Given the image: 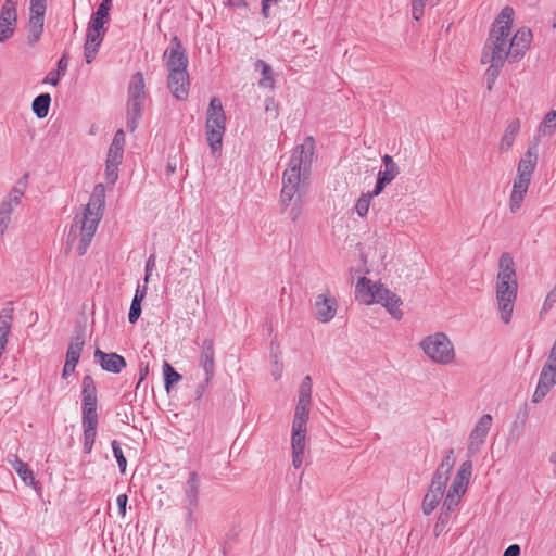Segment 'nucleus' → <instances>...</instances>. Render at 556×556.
<instances>
[{"instance_id": "obj_1", "label": "nucleus", "mask_w": 556, "mask_h": 556, "mask_svg": "<svg viewBox=\"0 0 556 556\" xmlns=\"http://www.w3.org/2000/svg\"><path fill=\"white\" fill-rule=\"evenodd\" d=\"M513 17L514 10L510 7H505L492 24L489 38L484 45L481 62L489 64L486 70L489 89L497 79L506 60H519L532 41V33L526 27L519 28L511 36Z\"/></svg>"}, {"instance_id": "obj_2", "label": "nucleus", "mask_w": 556, "mask_h": 556, "mask_svg": "<svg viewBox=\"0 0 556 556\" xmlns=\"http://www.w3.org/2000/svg\"><path fill=\"white\" fill-rule=\"evenodd\" d=\"M315 157V140L308 136L294 148L282 173L279 204L281 213L293 223L303 214L304 197Z\"/></svg>"}, {"instance_id": "obj_3", "label": "nucleus", "mask_w": 556, "mask_h": 556, "mask_svg": "<svg viewBox=\"0 0 556 556\" xmlns=\"http://www.w3.org/2000/svg\"><path fill=\"white\" fill-rule=\"evenodd\" d=\"M518 278L516 263L509 252H503L497 262L494 283L495 304L501 321L510 324L518 295Z\"/></svg>"}, {"instance_id": "obj_4", "label": "nucleus", "mask_w": 556, "mask_h": 556, "mask_svg": "<svg viewBox=\"0 0 556 556\" xmlns=\"http://www.w3.org/2000/svg\"><path fill=\"white\" fill-rule=\"evenodd\" d=\"M105 202V188L103 184L94 186L89 202L81 215H77L71 227L68 239L74 241L79 238L78 254L84 255L96 233L99 222L102 218Z\"/></svg>"}, {"instance_id": "obj_5", "label": "nucleus", "mask_w": 556, "mask_h": 556, "mask_svg": "<svg viewBox=\"0 0 556 556\" xmlns=\"http://www.w3.org/2000/svg\"><path fill=\"white\" fill-rule=\"evenodd\" d=\"M355 298L359 303L365 305H382L395 319H401L403 316L401 298L382 283L372 281L366 277L358 279L355 287Z\"/></svg>"}, {"instance_id": "obj_6", "label": "nucleus", "mask_w": 556, "mask_h": 556, "mask_svg": "<svg viewBox=\"0 0 556 556\" xmlns=\"http://www.w3.org/2000/svg\"><path fill=\"white\" fill-rule=\"evenodd\" d=\"M539 159L538 142L529 143L527 151L517 165V174L513 181L509 197V211L515 214L519 212L531 184L532 175L536 168Z\"/></svg>"}, {"instance_id": "obj_7", "label": "nucleus", "mask_w": 556, "mask_h": 556, "mask_svg": "<svg viewBox=\"0 0 556 556\" xmlns=\"http://www.w3.org/2000/svg\"><path fill=\"white\" fill-rule=\"evenodd\" d=\"M312 405V379L305 376L299 387L298 403L292 420L291 447L292 451H305L307 422Z\"/></svg>"}, {"instance_id": "obj_8", "label": "nucleus", "mask_w": 556, "mask_h": 556, "mask_svg": "<svg viewBox=\"0 0 556 556\" xmlns=\"http://www.w3.org/2000/svg\"><path fill=\"white\" fill-rule=\"evenodd\" d=\"M112 0H102L97 11L92 14L88 24L86 41L84 45V56L86 63L90 64L100 49L105 35V23L109 21Z\"/></svg>"}, {"instance_id": "obj_9", "label": "nucleus", "mask_w": 556, "mask_h": 556, "mask_svg": "<svg viewBox=\"0 0 556 556\" xmlns=\"http://www.w3.org/2000/svg\"><path fill=\"white\" fill-rule=\"evenodd\" d=\"M418 345L433 364L450 366L456 361L454 343L445 332L439 331L428 334L420 340Z\"/></svg>"}, {"instance_id": "obj_10", "label": "nucleus", "mask_w": 556, "mask_h": 556, "mask_svg": "<svg viewBox=\"0 0 556 556\" xmlns=\"http://www.w3.org/2000/svg\"><path fill=\"white\" fill-rule=\"evenodd\" d=\"M226 114L219 98H212L206 111L205 135L212 153L222 150L226 131Z\"/></svg>"}, {"instance_id": "obj_11", "label": "nucleus", "mask_w": 556, "mask_h": 556, "mask_svg": "<svg viewBox=\"0 0 556 556\" xmlns=\"http://www.w3.org/2000/svg\"><path fill=\"white\" fill-rule=\"evenodd\" d=\"M146 97L147 93L143 74L141 72H137L132 75L128 86L126 126L130 132L135 131L138 127Z\"/></svg>"}, {"instance_id": "obj_12", "label": "nucleus", "mask_w": 556, "mask_h": 556, "mask_svg": "<svg viewBox=\"0 0 556 556\" xmlns=\"http://www.w3.org/2000/svg\"><path fill=\"white\" fill-rule=\"evenodd\" d=\"M472 473V463L466 460L462 463L452 484L450 485L443 501L442 510L453 511L459 504L463 495L466 493L469 480Z\"/></svg>"}, {"instance_id": "obj_13", "label": "nucleus", "mask_w": 556, "mask_h": 556, "mask_svg": "<svg viewBox=\"0 0 556 556\" xmlns=\"http://www.w3.org/2000/svg\"><path fill=\"white\" fill-rule=\"evenodd\" d=\"M25 192V184L16 182L10 192L0 202V238L8 230L14 210L21 204Z\"/></svg>"}, {"instance_id": "obj_14", "label": "nucleus", "mask_w": 556, "mask_h": 556, "mask_svg": "<svg viewBox=\"0 0 556 556\" xmlns=\"http://www.w3.org/2000/svg\"><path fill=\"white\" fill-rule=\"evenodd\" d=\"M493 418L490 414L482 415L468 437L467 451L470 456L478 454L485 443L491 430Z\"/></svg>"}, {"instance_id": "obj_15", "label": "nucleus", "mask_w": 556, "mask_h": 556, "mask_svg": "<svg viewBox=\"0 0 556 556\" xmlns=\"http://www.w3.org/2000/svg\"><path fill=\"white\" fill-rule=\"evenodd\" d=\"M166 68L169 73L188 72V56L178 37H173L169 47L164 52Z\"/></svg>"}, {"instance_id": "obj_16", "label": "nucleus", "mask_w": 556, "mask_h": 556, "mask_svg": "<svg viewBox=\"0 0 556 556\" xmlns=\"http://www.w3.org/2000/svg\"><path fill=\"white\" fill-rule=\"evenodd\" d=\"M16 22V0H5L0 12V42H5L13 36Z\"/></svg>"}, {"instance_id": "obj_17", "label": "nucleus", "mask_w": 556, "mask_h": 556, "mask_svg": "<svg viewBox=\"0 0 556 556\" xmlns=\"http://www.w3.org/2000/svg\"><path fill=\"white\" fill-rule=\"evenodd\" d=\"M315 316L320 323L332 320L338 311L337 300L329 291H325L315 298Z\"/></svg>"}, {"instance_id": "obj_18", "label": "nucleus", "mask_w": 556, "mask_h": 556, "mask_svg": "<svg viewBox=\"0 0 556 556\" xmlns=\"http://www.w3.org/2000/svg\"><path fill=\"white\" fill-rule=\"evenodd\" d=\"M447 482L432 477L427 493L424 496L421 509L424 515L429 516L443 500Z\"/></svg>"}, {"instance_id": "obj_19", "label": "nucleus", "mask_w": 556, "mask_h": 556, "mask_svg": "<svg viewBox=\"0 0 556 556\" xmlns=\"http://www.w3.org/2000/svg\"><path fill=\"white\" fill-rule=\"evenodd\" d=\"M167 86L177 100H186L189 94L190 79L188 72L169 73Z\"/></svg>"}, {"instance_id": "obj_20", "label": "nucleus", "mask_w": 556, "mask_h": 556, "mask_svg": "<svg viewBox=\"0 0 556 556\" xmlns=\"http://www.w3.org/2000/svg\"><path fill=\"white\" fill-rule=\"evenodd\" d=\"M384 169L378 173L377 182L374 188V194H380L387 185H389L400 174V168L392 156L386 154L382 156Z\"/></svg>"}, {"instance_id": "obj_21", "label": "nucleus", "mask_w": 556, "mask_h": 556, "mask_svg": "<svg viewBox=\"0 0 556 556\" xmlns=\"http://www.w3.org/2000/svg\"><path fill=\"white\" fill-rule=\"evenodd\" d=\"M200 365L205 372L206 384H210L215 369V351L213 340L211 339H205L202 343Z\"/></svg>"}, {"instance_id": "obj_22", "label": "nucleus", "mask_w": 556, "mask_h": 556, "mask_svg": "<svg viewBox=\"0 0 556 556\" xmlns=\"http://www.w3.org/2000/svg\"><path fill=\"white\" fill-rule=\"evenodd\" d=\"M94 357L100 363L103 370L118 374L126 367V361L123 356L116 353H104L100 349L94 351Z\"/></svg>"}, {"instance_id": "obj_23", "label": "nucleus", "mask_w": 556, "mask_h": 556, "mask_svg": "<svg viewBox=\"0 0 556 556\" xmlns=\"http://www.w3.org/2000/svg\"><path fill=\"white\" fill-rule=\"evenodd\" d=\"M200 480L198 475L192 471L189 473L188 480L185 485V500L186 508L191 515L198 505Z\"/></svg>"}, {"instance_id": "obj_24", "label": "nucleus", "mask_w": 556, "mask_h": 556, "mask_svg": "<svg viewBox=\"0 0 556 556\" xmlns=\"http://www.w3.org/2000/svg\"><path fill=\"white\" fill-rule=\"evenodd\" d=\"M125 142V132L123 129H118L115 132L113 140L109 147L105 162L122 164L124 159Z\"/></svg>"}, {"instance_id": "obj_25", "label": "nucleus", "mask_w": 556, "mask_h": 556, "mask_svg": "<svg viewBox=\"0 0 556 556\" xmlns=\"http://www.w3.org/2000/svg\"><path fill=\"white\" fill-rule=\"evenodd\" d=\"M520 127L521 123L519 118H514L508 123L500 140L498 149L501 152H508L513 148Z\"/></svg>"}, {"instance_id": "obj_26", "label": "nucleus", "mask_w": 556, "mask_h": 556, "mask_svg": "<svg viewBox=\"0 0 556 556\" xmlns=\"http://www.w3.org/2000/svg\"><path fill=\"white\" fill-rule=\"evenodd\" d=\"M43 15H31L29 14V20L27 24L28 35H27V43L29 46L36 45L43 31Z\"/></svg>"}, {"instance_id": "obj_27", "label": "nucleus", "mask_w": 556, "mask_h": 556, "mask_svg": "<svg viewBox=\"0 0 556 556\" xmlns=\"http://www.w3.org/2000/svg\"><path fill=\"white\" fill-rule=\"evenodd\" d=\"M11 467L16 471L18 477L27 484H34L35 478L33 470L25 464L22 459H20L16 455H12L8 458Z\"/></svg>"}, {"instance_id": "obj_28", "label": "nucleus", "mask_w": 556, "mask_h": 556, "mask_svg": "<svg viewBox=\"0 0 556 556\" xmlns=\"http://www.w3.org/2000/svg\"><path fill=\"white\" fill-rule=\"evenodd\" d=\"M255 68L260 70L262 74V78L258 80V86L262 88L274 89L275 79L271 66L262 60H257L255 62Z\"/></svg>"}, {"instance_id": "obj_29", "label": "nucleus", "mask_w": 556, "mask_h": 556, "mask_svg": "<svg viewBox=\"0 0 556 556\" xmlns=\"http://www.w3.org/2000/svg\"><path fill=\"white\" fill-rule=\"evenodd\" d=\"M84 344H85V340L81 334L74 336L70 342L65 362H68L71 364L73 363V364L77 365V363L80 358V354H81Z\"/></svg>"}, {"instance_id": "obj_30", "label": "nucleus", "mask_w": 556, "mask_h": 556, "mask_svg": "<svg viewBox=\"0 0 556 556\" xmlns=\"http://www.w3.org/2000/svg\"><path fill=\"white\" fill-rule=\"evenodd\" d=\"M455 465L454 451L450 450L435 470L433 477L448 482L450 475Z\"/></svg>"}, {"instance_id": "obj_31", "label": "nucleus", "mask_w": 556, "mask_h": 556, "mask_svg": "<svg viewBox=\"0 0 556 556\" xmlns=\"http://www.w3.org/2000/svg\"><path fill=\"white\" fill-rule=\"evenodd\" d=\"M50 103L51 96L49 93H41L34 99L31 110L38 118H45L49 114Z\"/></svg>"}, {"instance_id": "obj_32", "label": "nucleus", "mask_w": 556, "mask_h": 556, "mask_svg": "<svg viewBox=\"0 0 556 556\" xmlns=\"http://www.w3.org/2000/svg\"><path fill=\"white\" fill-rule=\"evenodd\" d=\"M556 129V111L551 110L539 125L538 131L541 136L551 137Z\"/></svg>"}, {"instance_id": "obj_33", "label": "nucleus", "mask_w": 556, "mask_h": 556, "mask_svg": "<svg viewBox=\"0 0 556 556\" xmlns=\"http://www.w3.org/2000/svg\"><path fill=\"white\" fill-rule=\"evenodd\" d=\"M378 194H374V190L371 192L363 193L356 201L354 205V211L358 217H365L370 207L371 199L377 197Z\"/></svg>"}, {"instance_id": "obj_34", "label": "nucleus", "mask_w": 556, "mask_h": 556, "mask_svg": "<svg viewBox=\"0 0 556 556\" xmlns=\"http://www.w3.org/2000/svg\"><path fill=\"white\" fill-rule=\"evenodd\" d=\"M163 374H164V381H165V389L169 391L170 387L174 383H177L181 380V375L178 374L169 363L164 362L163 365Z\"/></svg>"}, {"instance_id": "obj_35", "label": "nucleus", "mask_w": 556, "mask_h": 556, "mask_svg": "<svg viewBox=\"0 0 556 556\" xmlns=\"http://www.w3.org/2000/svg\"><path fill=\"white\" fill-rule=\"evenodd\" d=\"M111 445H112L113 454H114V456L116 458V462L118 464L119 470H121L122 473H124L125 470H126L127 460H126V458H125V456L123 454L121 445L115 440L112 441Z\"/></svg>"}, {"instance_id": "obj_36", "label": "nucleus", "mask_w": 556, "mask_h": 556, "mask_svg": "<svg viewBox=\"0 0 556 556\" xmlns=\"http://www.w3.org/2000/svg\"><path fill=\"white\" fill-rule=\"evenodd\" d=\"M119 165L121 164L105 162V179L108 184L114 185L117 181Z\"/></svg>"}, {"instance_id": "obj_37", "label": "nucleus", "mask_w": 556, "mask_h": 556, "mask_svg": "<svg viewBox=\"0 0 556 556\" xmlns=\"http://www.w3.org/2000/svg\"><path fill=\"white\" fill-rule=\"evenodd\" d=\"M428 0H412V16L415 21H419L425 11Z\"/></svg>"}, {"instance_id": "obj_38", "label": "nucleus", "mask_w": 556, "mask_h": 556, "mask_svg": "<svg viewBox=\"0 0 556 556\" xmlns=\"http://www.w3.org/2000/svg\"><path fill=\"white\" fill-rule=\"evenodd\" d=\"M31 15H43L46 13V0H30L29 8Z\"/></svg>"}, {"instance_id": "obj_39", "label": "nucleus", "mask_w": 556, "mask_h": 556, "mask_svg": "<svg viewBox=\"0 0 556 556\" xmlns=\"http://www.w3.org/2000/svg\"><path fill=\"white\" fill-rule=\"evenodd\" d=\"M97 395L96 386L90 376H85L83 379V395Z\"/></svg>"}, {"instance_id": "obj_40", "label": "nucleus", "mask_w": 556, "mask_h": 556, "mask_svg": "<svg viewBox=\"0 0 556 556\" xmlns=\"http://www.w3.org/2000/svg\"><path fill=\"white\" fill-rule=\"evenodd\" d=\"M97 432L84 431V450L86 453H90L92 451Z\"/></svg>"}, {"instance_id": "obj_41", "label": "nucleus", "mask_w": 556, "mask_h": 556, "mask_svg": "<svg viewBox=\"0 0 556 556\" xmlns=\"http://www.w3.org/2000/svg\"><path fill=\"white\" fill-rule=\"evenodd\" d=\"M141 314V304L136 302H131L129 314H128V320L131 324H135Z\"/></svg>"}, {"instance_id": "obj_42", "label": "nucleus", "mask_w": 556, "mask_h": 556, "mask_svg": "<svg viewBox=\"0 0 556 556\" xmlns=\"http://www.w3.org/2000/svg\"><path fill=\"white\" fill-rule=\"evenodd\" d=\"M283 365L277 355L274 356L271 375L275 380H279L282 376Z\"/></svg>"}, {"instance_id": "obj_43", "label": "nucleus", "mask_w": 556, "mask_h": 556, "mask_svg": "<svg viewBox=\"0 0 556 556\" xmlns=\"http://www.w3.org/2000/svg\"><path fill=\"white\" fill-rule=\"evenodd\" d=\"M117 506H118V513L122 517H125L126 515V505L128 502V496L126 494H119L117 496Z\"/></svg>"}, {"instance_id": "obj_44", "label": "nucleus", "mask_w": 556, "mask_h": 556, "mask_svg": "<svg viewBox=\"0 0 556 556\" xmlns=\"http://www.w3.org/2000/svg\"><path fill=\"white\" fill-rule=\"evenodd\" d=\"M555 302H556V292L552 291L546 295L541 313L547 312L548 309H551Z\"/></svg>"}, {"instance_id": "obj_45", "label": "nucleus", "mask_w": 556, "mask_h": 556, "mask_svg": "<svg viewBox=\"0 0 556 556\" xmlns=\"http://www.w3.org/2000/svg\"><path fill=\"white\" fill-rule=\"evenodd\" d=\"M304 451H292V465L299 469L303 465Z\"/></svg>"}, {"instance_id": "obj_46", "label": "nucleus", "mask_w": 556, "mask_h": 556, "mask_svg": "<svg viewBox=\"0 0 556 556\" xmlns=\"http://www.w3.org/2000/svg\"><path fill=\"white\" fill-rule=\"evenodd\" d=\"M67 66H68V60H67L66 55L63 54L62 58L58 62V68L55 70V72L63 77L66 74Z\"/></svg>"}, {"instance_id": "obj_47", "label": "nucleus", "mask_w": 556, "mask_h": 556, "mask_svg": "<svg viewBox=\"0 0 556 556\" xmlns=\"http://www.w3.org/2000/svg\"><path fill=\"white\" fill-rule=\"evenodd\" d=\"M154 267H155V255L152 254L149 256L147 264H146V277H144L146 282L149 281L150 275H151L152 270L154 269Z\"/></svg>"}, {"instance_id": "obj_48", "label": "nucleus", "mask_w": 556, "mask_h": 556, "mask_svg": "<svg viewBox=\"0 0 556 556\" xmlns=\"http://www.w3.org/2000/svg\"><path fill=\"white\" fill-rule=\"evenodd\" d=\"M83 408H97V395H83Z\"/></svg>"}, {"instance_id": "obj_49", "label": "nucleus", "mask_w": 556, "mask_h": 556, "mask_svg": "<svg viewBox=\"0 0 556 556\" xmlns=\"http://www.w3.org/2000/svg\"><path fill=\"white\" fill-rule=\"evenodd\" d=\"M98 419H83L84 431L97 432Z\"/></svg>"}, {"instance_id": "obj_50", "label": "nucleus", "mask_w": 556, "mask_h": 556, "mask_svg": "<svg viewBox=\"0 0 556 556\" xmlns=\"http://www.w3.org/2000/svg\"><path fill=\"white\" fill-rule=\"evenodd\" d=\"M61 75H59L55 71L50 72L46 78L43 79L45 84H50L52 86H56L61 79Z\"/></svg>"}, {"instance_id": "obj_51", "label": "nucleus", "mask_w": 556, "mask_h": 556, "mask_svg": "<svg viewBox=\"0 0 556 556\" xmlns=\"http://www.w3.org/2000/svg\"><path fill=\"white\" fill-rule=\"evenodd\" d=\"M520 552V546L518 544H513L505 549L503 556H519Z\"/></svg>"}, {"instance_id": "obj_52", "label": "nucleus", "mask_w": 556, "mask_h": 556, "mask_svg": "<svg viewBox=\"0 0 556 556\" xmlns=\"http://www.w3.org/2000/svg\"><path fill=\"white\" fill-rule=\"evenodd\" d=\"M75 368H76V364H71L68 362H65V365H64V368H63V371H62V377L64 379L68 378L74 371H75Z\"/></svg>"}, {"instance_id": "obj_53", "label": "nucleus", "mask_w": 556, "mask_h": 556, "mask_svg": "<svg viewBox=\"0 0 556 556\" xmlns=\"http://www.w3.org/2000/svg\"><path fill=\"white\" fill-rule=\"evenodd\" d=\"M146 293H147V287H143V288L138 287L136 290L135 296L132 299V302L137 301V303L141 304V302L143 301V299L146 296Z\"/></svg>"}, {"instance_id": "obj_54", "label": "nucleus", "mask_w": 556, "mask_h": 556, "mask_svg": "<svg viewBox=\"0 0 556 556\" xmlns=\"http://www.w3.org/2000/svg\"><path fill=\"white\" fill-rule=\"evenodd\" d=\"M83 419H98L97 408H83Z\"/></svg>"}, {"instance_id": "obj_55", "label": "nucleus", "mask_w": 556, "mask_h": 556, "mask_svg": "<svg viewBox=\"0 0 556 556\" xmlns=\"http://www.w3.org/2000/svg\"><path fill=\"white\" fill-rule=\"evenodd\" d=\"M273 2L275 3V2H277V0H262V15L265 18L269 17V5Z\"/></svg>"}, {"instance_id": "obj_56", "label": "nucleus", "mask_w": 556, "mask_h": 556, "mask_svg": "<svg viewBox=\"0 0 556 556\" xmlns=\"http://www.w3.org/2000/svg\"><path fill=\"white\" fill-rule=\"evenodd\" d=\"M227 4L231 7L247 8L248 3L245 0H227Z\"/></svg>"}, {"instance_id": "obj_57", "label": "nucleus", "mask_w": 556, "mask_h": 556, "mask_svg": "<svg viewBox=\"0 0 556 556\" xmlns=\"http://www.w3.org/2000/svg\"><path fill=\"white\" fill-rule=\"evenodd\" d=\"M208 384H206V381L200 383L195 390L198 399L202 397L203 393L205 392V389Z\"/></svg>"}, {"instance_id": "obj_58", "label": "nucleus", "mask_w": 556, "mask_h": 556, "mask_svg": "<svg viewBox=\"0 0 556 556\" xmlns=\"http://www.w3.org/2000/svg\"><path fill=\"white\" fill-rule=\"evenodd\" d=\"M175 169H176V166H175V165H173V164H170V163H168V164H167V170H168V173H174V172H175Z\"/></svg>"}, {"instance_id": "obj_59", "label": "nucleus", "mask_w": 556, "mask_h": 556, "mask_svg": "<svg viewBox=\"0 0 556 556\" xmlns=\"http://www.w3.org/2000/svg\"><path fill=\"white\" fill-rule=\"evenodd\" d=\"M549 462L553 463V464H556V451L551 454Z\"/></svg>"}, {"instance_id": "obj_60", "label": "nucleus", "mask_w": 556, "mask_h": 556, "mask_svg": "<svg viewBox=\"0 0 556 556\" xmlns=\"http://www.w3.org/2000/svg\"><path fill=\"white\" fill-rule=\"evenodd\" d=\"M148 372V367H146L144 371H142V375H141V378H140V381L143 380L144 378V375Z\"/></svg>"}]
</instances>
